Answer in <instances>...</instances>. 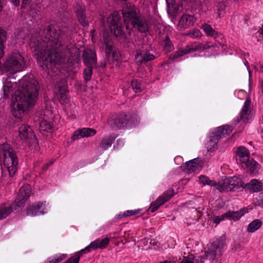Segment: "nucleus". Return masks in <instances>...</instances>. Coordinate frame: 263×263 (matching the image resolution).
I'll use <instances>...</instances> for the list:
<instances>
[{"mask_svg": "<svg viewBox=\"0 0 263 263\" xmlns=\"http://www.w3.org/2000/svg\"><path fill=\"white\" fill-rule=\"evenodd\" d=\"M123 19L119 11H115L107 18L111 32L116 36L124 35L123 30L124 23L128 34H131V30L136 29L139 32L145 33L148 31V24L145 18L139 13L137 8L131 4L127 5L121 10Z\"/></svg>", "mask_w": 263, "mask_h": 263, "instance_id": "f257e3e1", "label": "nucleus"}, {"mask_svg": "<svg viewBox=\"0 0 263 263\" xmlns=\"http://www.w3.org/2000/svg\"><path fill=\"white\" fill-rule=\"evenodd\" d=\"M47 43L46 48L41 52L40 63L43 69H51L56 72L60 65L64 62L61 53L57 49L62 46L60 33L57 31L53 25H50L43 30Z\"/></svg>", "mask_w": 263, "mask_h": 263, "instance_id": "f03ea898", "label": "nucleus"}, {"mask_svg": "<svg viewBox=\"0 0 263 263\" xmlns=\"http://www.w3.org/2000/svg\"><path fill=\"white\" fill-rule=\"evenodd\" d=\"M20 88L14 92L15 99H36L38 89L37 82L33 77H24L20 80Z\"/></svg>", "mask_w": 263, "mask_h": 263, "instance_id": "7ed1b4c3", "label": "nucleus"}, {"mask_svg": "<svg viewBox=\"0 0 263 263\" xmlns=\"http://www.w3.org/2000/svg\"><path fill=\"white\" fill-rule=\"evenodd\" d=\"M26 67L24 57L17 52L12 53L3 65L2 70L13 74L23 70Z\"/></svg>", "mask_w": 263, "mask_h": 263, "instance_id": "20e7f679", "label": "nucleus"}, {"mask_svg": "<svg viewBox=\"0 0 263 263\" xmlns=\"http://www.w3.org/2000/svg\"><path fill=\"white\" fill-rule=\"evenodd\" d=\"M1 148L3 152L4 164L7 167L10 175L13 176L17 170V157L10 144L4 143L1 145Z\"/></svg>", "mask_w": 263, "mask_h": 263, "instance_id": "39448f33", "label": "nucleus"}, {"mask_svg": "<svg viewBox=\"0 0 263 263\" xmlns=\"http://www.w3.org/2000/svg\"><path fill=\"white\" fill-rule=\"evenodd\" d=\"M19 136L21 140L26 142L30 150L37 151L39 145L32 129L28 125L24 124L18 128Z\"/></svg>", "mask_w": 263, "mask_h": 263, "instance_id": "423d86ee", "label": "nucleus"}, {"mask_svg": "<svg viewBox=\"0 0 263 263\" xmlns=\"http://www.w3.org/2000/svg\"><path fill=\"white\" fill-rule=\"evenodd\" d=\"M221 243L215 241L212 243L208 248V251L204 253V256H199L198 258H193V260H190L187 257H184L181 263H203L202 259H209L214 260L217 256H220L221 249Z\"/></svg>", "mask_w": 263, "mask_h": 263, "instance_id": "0eeeda50", "label": "nucleus"}, {"mask_svg": "<svg viewBox=\"0 0 263 263\" xmlns=\"http://www.w3.org/2000/svg\"><path fill=\"white\" fill-rule=\"evenodd\" d=\"M35 104V100H14L11 104L12 115L16 118H21L24 112L32 108Z\"/></svg>", "mask_w": 263, "mask_h": 263, "instance_id": "6e6552de", "label": "nucleus"}, {"mask_svg": "<svg viewBox=\"0 0 263 263\" xmlns=\"http://www.w3.org/2000/svg\"><path fill=\"white\" fill-rule=\"evenodd\" d=\"M236 153L240 161L244 163L251 174H257L259 170V164L253 159H249V152L243 146L238 147Z\"/></svg>", "mask_w": 263, "mask_h": 263, "instance_id": "1a4fd4ad", "label": "nucleus"}, {"mask_svg": "<svg viewBox=\"0 0 263 263\" xmlns=\"http://www.w3.org/2000/svg\"><path fill=\"white\" fill-rule=\"evenodd\" d=\"M244 182L240 178L234 176L225 179L221 184L218 183L217 189L220 192L234 191L235 189H239L240 187L242 188Z\"/></svg>", "mask_w": 263, "mask_h": 263, "instance_id": "9d476101", "label": "nucleus"}, {"mask_svg": "<svg viewBox=\"0 0 263 263\" xmlns=\"http://www.w3.org/2000/svg\"><path fill=\"white\" fill-rule=\"evenodd\" d=\"M31 192V187L30 185L26 184L22 186L19 190L17 197L15 200V206L18 208L23 207L30 196Z\"/></svg>", "mask_w": 263, "mask_h": 263, "instance_id": "9b49d317", "label": "nucleus"}, {"mask_svg": "<svg viewBox=\"0 0 263 263\" xmlns=\"http://www.w3.org/2000/svg\"><path fill=\"white\" fill-rule=\"evenodd\" d=\"M108 122L113 128L120 129L126 127L128 117L124 114L115 115L108 119Z\"/></svg>", "mask_w": 263, "mask_h": 263, "instance_id": "f8f14e48", "label": "nucleus"}, {"mask_svg": "<svg viewBox=\"0 0 263 263\" xmlns=\"http://www.w3.org/2000/svg\"><path fill=\"white\" fill-rule=\"evenodd\" d=\"M232 132V129L228 125H224L217 128V132L213 133L211 136V139L209 142L212 145L213 142L217 143L219 139L221 138L222 135H228Z\"/></svg>", "mask_w": 263, "mask_h": 263, "instance_id": "ddd939ff", "label": "nucleus"}, {"mask_svg": "<svg viewBox=\"0 0 263 263\" xmlns=\"http://www.w3.org/2000/svg\"><path fill=\"white\" fill-rule=\"evenodd\" d=\"M97 132L95 129L90 128H83L79 129L76 130L71 139L73 141H74L79 139V136L81 137H88L94 136L96 134Z\"/></svg>", "mask_w": 263, "mask_h": 263, "instance_id": "4468645a", "label": "nucleus"}, {"mask_svg": "<svg viewBox=\"0 0 263 263\" xmlns=\"http://www.w3.org/2000/svg\"><path fill=\"white\" fill-rule=\"evenodd\" d=\"M82 58H83L84 64L87 66L92 67L97 62L96 54L91 50H84L82 53Z\"/></svg>", "mask_w": 263, "mask_h": 263, "instance_id": "2eb2a0df", "label": "nucleus"}, {"mask_svg": "<svg viewBox=\"0 0 263 263\" xmlns=\"http://www.w3.org/2000/svg\"><path fill=\"white\" fill-rule=\"evenodd\" d=\"M154 55L147 53L145 50H137L135 55L136 62L138 64L145 63L147 62L152 60L154 59Z\"/></svg>", "mask_w": 263, "mask_h": 263, "instance_id": "dca6fc26", "label": "nucleus"}, {"mask_svg": "<svg viewBox=\"0 0 263 263\" xmlns=\"http://www.w3.org/2000/svg\"><path fill=\"white\" fill-rule=\"evenodd\" d=\"M76 13L79 23L83 27L88 26V23L86 20L85 7L78 4L77 5Z\"/></svg>", "mask_w": 263, "mask_h": 263, "instance_id": "f3484780", "label": "nucleus"}, {"mask_svg": "<svg viewBox=\"0 0 263 263\" xmlns=\"http://www.w3.org/2000/svg\"><path fill=\"white\" fill-rule=\"evenodd\" d=\"M247 212L248 209L246 208H243L236 212L228 211L222 215V219L227 218L230 220H237Z\"/></svg>", "mask_w": 263, "mask_h": 263, "instance_id": "a211bd4d", "label": "nucleus"}, {"mask_svg": "<svg viewBox=\"0 0 263 263\" xmlns=\"http://www.w3.org/2000/svg\"><path fill=\"white\" fill-rule=\"evenodd\" d=\"M262 184L256 179H252L247 184H245L242 188L252 192H257L262 190Z\"/></svg>", "mask_w": 263, "mask_h": 263, "instance_id": "6ab92c4d", "label": "nucleus"}, {"mask_svg": "<svg viewBox=\"0 0 263 263\" xmlns=\"http://www.w3.org/2000/svg\"><path fill=\"white\" fill-rule=\"evenodd\" d=\"M117 137L118 135L112 134L102 139L100 143V147L103 149H106L109 147H110Z\"/></svg>", "mask_w": 263, "mask_h": 263, "instance_id": "aec40b11", "label": "nucleus"}, {"mask_svg": "<svg viewBox=\"0 0 263 263\" xmlns=\"http://www.w3.org/2000/svg\"><path fill=\"white\" fill-rule=\"evenodd\" d=\"M198 161V159H194L192 160L186 162L184 164H183L181 166V167L183 170H186L189 172H194L196 170V169L198 168V166L197 165Z\"/></svg>", "mask_w": 263, "mask_h": 263, "instance_id": "412c9836", "label": "nucleus"}, {"mask_svg": "<svg viewBox=\"0 0 263 263\" xmlns=\"http://www.w3.org/2000/svg\"><path fill=\"white\" fill-rule=\"evenodd\" d=\"M167 13L172 15L177 12L179 9V5L176 3V0H166Z\"/></svg>", "mask_w": 263, "mask_h": 263, "instance_id": "4be33fe9", "label": "nucleus"}, {"mask_svg": "<svg viewBox=\"0 0 263 263\" xmlns=\"http://www.w3.org/2000/svg\"><path fill=\"white\" fill-rule=\"evenodd\" d=\"M54 93L55 98H57V99H64L67 97L68 92L67 90V87L59 85L58 87L55 88Z\"/></svg>", "mask_w": 263, "mask_h": 263, "instance_id": "5701e85b", "label": "nucleus"}, {"mask_svg": "<svg viewBox=\"0 0 263 263\" xmlns=\"http://www.w3.org/2000/svg\"><path fill=\"white\" fill-rule=\"evenodd\" d=\"M105 45V52L111 53V60H117V54L115 52V48L112 46V43L109 40H106L104 41Z\"/></svg>", "mask_w": 263, "mask_h": 263, "instance_id": "b1692460", "label": "nucleus"}, {"mask_svg": "<svg viewBox=\"0 0 263 263\" xmlns=\"http://www.w3.org/2000/svg\"><path fill=\"white\" fill-rule=\"evenodd\" d=\"M42 205V203H41L29 206L27 210V214L28 215L33 216L39 214H43V212L41 211Z\"/></svg>", "mask_w": 263, "mask_h": 263, "instance_id": "393cba45", "label": "nucleus"}, {"mask_svg": "<svg viewBox=\"0 0 263 263\" xmlns=\"http://www.w3.org/2000/svg\"><path fill=\"white\" fill-rule=\"evenodd\" d=\"M174 194V191L173 189L168 190L158 198L157 202H161V203L163 204L169 200L173 197Z\"/></svg>", "mask_w": 263, "mask_h": 263, "instance_id": "a878e982", "label": "nucleus"}, {"mask_svg": "<svg viewBox=\"0 0 263 263\" xmlns=\"http://www.w3.org/2000/svg\"><path fill=\"white\" fill-rule=\"evenodd\" d=\"M251 100H246L245 102L244 105L242 108L241 111L240 112V118L241 119H248V116L249 115V109L251 105Z\"/></svg>", "mask_w": 263, "mask_h": 263, "instance_id": "bb28decb", "label": "nucleus"}, {"mask_svg": "<svg viewBox=\"0 0 263 263\" xmlns=\"http://www.w3.org/2000/svg\"><path fill=\"white\" fill-rule=\"evenodd\" d=\"M12 205L6 206L4 205L0 208V220L7 217L13 211Z\"/></svg>", "mask_w": 263, "mask_h": 263, "instance_id": "cd10ccee", "label": "nucleus"}, {"mask_svg": "<svg viewBox=\"0 0 263 263\" xmlns=\"http://www.w3.org/2000/svg\"><path fill=\"white\" fill-rule=\"evenodd\" d=\"M193 16L191 15H183L180 21V23H181L182 25H184L186 27L187 26H190L191 25H193L194 24L193 21Z\"/></svg>", "mask_w": 263, "mask_h": 263, "instance_id": "c85d7f7f", "label": "nucleus"}, {"mask_svg": "<svg viewBox=\"0 0 263 263\" xmlns=\"http://www.w3.org/2000/svg\"><path fill=\"white\" fill-rule=\"evenodd\" d=\"M262 224V222L259 219H256L251 222L248 226V231L249 232H254L258 230Z\"/></svg>", "mask_w": 263, "mask_h": 263, "instance_id": "c756f323", "label": "nucleus"}, {"mask_svg": "<svg viewBox=\"0 0 263 263\" xmlns=\"http://www.w3.org/2000/svg\"><path fill=\"white\" fill-rule=\"evenodd\" d=\"M52 128V126L49 121L42 120L40 123V130L41 133L50 132Z\"/></svg>", "mask_w": 263, "mask_h": 263, "instance_id": "7c9ffc66", "label": "nucleus"}, {"mask_svg": "<svg viewBox=\"0 0 263 263\" xmlns=\"http://www.w3.org/2000/svg\"><path fill=\"white\" fill-rule=\"evenodd\" d=\"M3 91L5 98H9L10 97H12V98L15 97L14 92H13L11 84L8 83L4 85Z\"/></svg>", "mask_w": 263, "mask_h": 263, "instance_id": "2f4dec72", "label": "nucleus"}, {"mask_svg": "<svg viewBox=\"0 0 263 263\" xmlns=\"http://www.w3.org/2000/svg\"><path fill=\"white\" fill-rule=\"evenodd\" d=\"M202 28L205 32L210 36L216 37L218 33L212 28V27L208 24H204L202 25Z\"/></svg>", "mask_w": 263, "mask_h": 263, "instance_id": "473e14b6", "label": "nucleus"}, {"mask_svg": "<svg viewBox=\"0 0 263 263\" xmlns=\"http://www.w3.org/2000/svg\"><path fill=\"white\" fill-rule=\"evenodd\" d=\"M199 180L203 185L208 184L211 186H215L216 189L217 187H218V183H217L214 181L210 180L208 177L205 176H200L199 177Z\"/></svg>", "mask_w": 263, "mask_h": 263, "instance_id": "72a5a7b5", "label": "nucleus"}, {"mask_svg": "<svg viewBox=\"0 0 263 263\" xmlns=\"http://www.w3.org/2000/svg\"><path fill=\"white\" fill-rule=\"evenodd\" d=\"M192 50H193V49H191ZM191 49L187 50L186 49L178 50L176 51L174 54H171L170 55V58L172 60H175L178 58L183 55L184 54L187 53L190 51Z\"/></svg>", "mask_w": 263, "mask_h": 263, "instance_id": "f704fd0d", "label": "nucleus"}, {"mask_svg": "<svg viewBox=\"0 0 263 263\" xmlns=\"http://www.w3.org/2000/svg\"><path fill=\"white\" fill-rule=\"evenodd\" d=\"M87 67V68L85 69L83 72L84 78L86 82H87L90 80L92 73V67Z\"/></svg>", "mask_w": 263, "mask_h": 263, "instance_id": "c9c22d12", "label": "nucleus"}, {"mask_svg": "<svg viewBox=\"0 0 263 263\" xmlns=\"http://www.w3.org/2000/svg\"><path fill=\"white\" fill-rule=\"evenodd\" d=\"M157 200L155 202L151 204V205L153 206L151 212L153 213L157 211L159 206L163 204V203H161V202H157Z\"/></svg>", "mask_w": 263, "mask_h": 263, "instance_id": "e433bc0d", "label": "nucleus"}, {"mask_svg": "<svg viewBox=\"0 0 263 263\" xmlns=\"http://www.w3.org/2000/svg\"><path fill=\"white\" fill-rule=\"evenodd\" d=\"M80 256L78 255L77 257H71L67 260L65 263H79Z\"/></svg>", "mask_w": 263, "mask_h": 263, "instance_id": "4c0bfd02", "label": "nucleus"}, {"mask_svg": "<svg viewBox=\"0 0 263 263\" xmlns=\"http://www.w3.org/2000/svg\"><path fill=\"white\" fill-rule=\"evenodd\" d=\"M109 238L107 237L102 239L101 241L99 242V247H100V248L105 247L109 243Z\"/></svg>", "mask_w": 263, "mask_h": 263, "instance_id": "58836bf2", "label": "nucleus"}, {"mask_svg": "<svg viewBox=\"0 0 263 263\" xmlns=\"http://www.w3.org/2000/svg\"><path fill=\"white\" fill-rule=\"evenodd\" d=\"M164 41L165 42V47L168 49H171L173 45L168 35L165 37Z\"/></svg>", "mask_w": 263, "mask_h": 263, "instance_id": "ea45409f", "label": "nucleus"}, {"mask_svg": "<svg viewBox=\"0 0 263 263\" xmlns=\"http://www.w3.org/2000/svg\"><path fill=\"white\" fill-rule=\"evenodd\" d=\"M137 213V211H127L126 212V213H125L124 214V216H131V215H135V214H136ZM123 216V215H122L121 217H122ZM120 218H121V217L119 216Z\"/></svg>", "mask_w": 263, "mask_h": 263, "instance_id": "a19ab883", "label": "nucleus"}, {"mask_svg": "<svg viewBox=\"0 0 263 263\" xmlns=\"http://www.w3.org/2000/svg\"><path fill=\"white\" fill-rule=\"evenodd\" d=\"M90 246L91 248L92 249L100 248V247H99V242L93 241L90 243Z\"/></svg>", "mask_w": 263, "mask_h": 263, "instance_id": "79ce46f5", "label": "nucleus"}, {"mask_svg": "<svg viewBox=\"0 0 263 263\" xmlns=\"http://www.w3.org/2000/svg\"><path fill=\"white\" fill-rule=\"evenodd\" d=\"M131 84L133 89H140V84L137 82L132 81Z\"/></svg>", "mask_w": 263, "mask_h": 263, "instance_id": "37998d69", "label": "nucleus"}, {"mask_svg": "<svg viewBox=\"0 0 263 263\" xmlns=\"http://www.w3.org/2000/svg\"><path fill=\"white\" fill-rule=\"evenodd\" d=\"M222 215L220 217L217 216L215 217V219H214V222L216 224H218L220 222V221L224 220V219H222Z\"/></svg>", "mask_w": 263, "mask_h": 263, "instance_id": "c03bdc74", "label": "nucleus"}, {"mask_svg": "<svg viewBox=\"0 0 263 263\" xmlns=\"http://www.w3.org/2000/svg\"><path fill=\"white\" fill-rule=\"evenodd\" d=\"M31 2V0H23L22 4L21 6L22 8H25L26 7V5L30 3Z\"/></svg>", "mask_w": 263, "mask_h": 263, "instance_id": "a18cd8bd", "label": "nucleus"}, {"mask_svg": "<svg viewBox=\"0 0 263 263\" xmlns=\"http://www.w3.org/2000/svg\"><path fill=\"white\" fill-rule=\"evenodd\" d=\"M106 58L108 62L113 61L114 60H111V53L110 52H106Z\"/></svg>", "mask_w": 263, "mask_h": 263, "instance_id": "49530a36", "label": "nucleus"}, {"mask_svg": "<svg viewBox=\"0 0 263 263\" xmlns=\"http://www.w3.org/2000/svg\"><path fill=\"white\" fill-rule=\"evenodd\" d=\"M91 248L90 247V246H88L86 247L84 249H83L81 251V254H82L83 252H89L91 250Z\"/></svg>", "mask_w": 263, "mask_h": 263, "instance_id": "de8ad7c7", "label": "nucleus"}, {"mask_svg": "<svg viewBox=\"0 0 263 263\" xmlns=\"http://www.w3.org/2000/svg\"><path fill=\"white\" fill-rule=\"evenodd\" d=\"M192 34L195 37H198L201 35V32L199 30H196L193 32Z\"/></svg>", "mask_w": 263, "mask_h": 263, "instance_id": "09e8293b", "label": "nucleus"}, {"mask_svg": "<svg viewBox=\"0 0 263 263\" xmlns=\"http://www.w3.org/2000/svg\"><path fill=\"white\" fill-rule=\"evenodd\" d=\"M53 163V161H51L49 163H46L44 165V166L43 167L42 170L43 171H46L48 169V167Z\"/></svg>", "mask_w": 263, "mask_h": 263, "instance_id": "8fccbe9b", "label": "nucleus"}, {"mask_svg": "<svg viewBox=\"0 0 263 263\" xmlns=\"http://www.w3.org/2000/svg\"><path fill=\"white\" fill-rule=\"evenodd\" d=\"M67 255L66 254H62L60 257L57 258V261L60 262L62 260L64 259L65 258H66Z\"/></svg>", "mask_w": 263, "mask_h": 263, "instance_id": "3c124183", "label": "nucleus"}, {"mask_svg": "<svg viewBox=\"0 0 263 263\" xmlns=\"http://www.w3.org/2000/svg\"><path fill=\"white\" fill-rule=\"evenodd\" d=\"M106 65V62L105 60H103L101 62V64L100 65L98 66L99 67H105Z\"/></svg>", "mask_w": 263, "mask_h": 263, "instance_id": "603ef678", "label": "nucleus"}, {"mask_svg": "<svg viewBox=\"0 0 263 263\" xmlns=\"http://www.w3.org/2000/svg\"><path fill=\"white\" fill-rule=\"evenodd\" d=\"M11 2L16 6H18L20 5L19 0H11Z\"/></svg>", "mask_w": 263, "mask_h": 263, "instance_id": "864d4df0", "label": "nucleus"}, {"mask_svg": "<svg viewBox=\"0 0 263 263\" xmlns=\"http://www.w3.org/2000/svg\"><path fill=\"white\" fill-rule=\"evenodd\" d=\"M61 104L64 105L68 103L69 100H59Z\"/></svg>", "mask_w": 263, "mask_h": 263, "instance_id": "5fc2aeb1", "label": "nucleus"}, {"mask_svg": "<svg viewBox=\"0 0 263 263\" xmlns=\"http://www.w3.org/2000/svg\"><path fill=\"white\" fill-rule=\"evenodd\" d=\"M160 263H175V262L171 261L165 260L164 261L160 262Z\"/></svg>", "mask_w": 263, "mask_h": 263, "instance_id": "6e6d98bb", "label": "nucleus"}, {"mask_svg": "<svg viewBox=\"0 0 263 263\" xmlns=\"http://www.w3.org/2000/svg\"><path fill=\"white\" fill-rule=\"evenodd\" d=\"M2 7H3L2 0H0V11H1L2 10Z\"/></svg>", "mask_w": 263, "mask_h": 263, "instance_id": "4d7b16f0", "label": "nucleus"}, {"mask_svg": "<svg viewBox=\"0 0 263 263\" xmlns=\"http://www.w3.org/2000/svg\"><path fill=\"white\" fill-rule=\"evenodd\" d=\"M182 2H185V3H189L192 2V0H180Z\"/></svg>", "mask_w": 263, "mask_h": 263, "instance_id": "13d9d810", "label": "nucleus"}, {"mask_svg": "<svg viewBox=\"0 0 263 263\" xmlns=\"http://www.w3.org/2000/svg\"><path fill=\"white\" fill-rule=\"evenodd\" d=\"M260 30H261V34L263 35V25H262V27L260 28Z\"/></svg>", "mask_w": 263, "mask_h": 263, "instance_id": "bf43d9fd", "label": "nucleus"}, {"mask_svg": "<svg viewBox=\"0 0 263 263\" xmlns=\"http://www.w3.org/2000/svg\"><path fill=\"white\" fill-rule=\"evenodd\" d=\"M262 92L263 93V81H262Z\"/></svg>", "mask_w": 263, "mask_h": 263, "instance_id": "052dcab7", "label": "nucleus"}, {"mask_svg": "<svg viewBox=\"0 0 263 263\" xmlns=\"http://www.w3.org/2000/svg\"><path fill=\"white\" fill-rule=\"evenodd\" d=\"M120 141V139H118L117 141V143H118Z\"/></svg>", "mask_w": 263, "mask_h": 263, "instance_id": "680f3d73", "label": "nucleus"}, {"mask_svg": "<svg viewBox=\"0 0 263 263\" xmlns=\"http://www.w3.org/2000/svg\"><path fill=\"white\" fill-rule=\"evenodd\" d=\"M124 38H125V39H127V36H126V35H125Z\"/></svg>", "mask_w": 263, "mask_h": 263, "instance_id": "e2e57ef3", "label": "nucleus"}]
</instances>
